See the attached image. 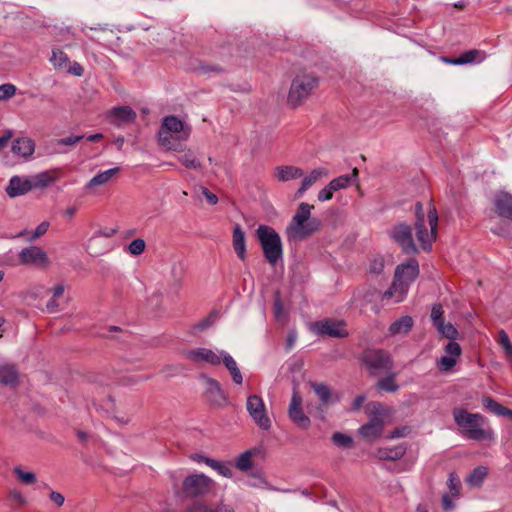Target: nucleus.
<instances>
[{
    "label": "nucleus",
    "mask_w": 512,
    "mask_h": 512,
    "mask_svg": "<svg viewBox=\"0 0 512 512\" xmlns=\"http://www.w3.org/2000/svg\"><path fill=\"white\" fill-rule=\"evenodd\" d=\"M419 275V264L414 258L409 259L406 263L398 265L395 270L394 277L397 280L405 282L408 286Z\"/></svg>",
    "instance_id": "nucleus-16"
},
{
    "label": "nucleus",
    "mask_w": 512,
    "mask_h": 512,
    "mask_svg": "<svg viewBox=\"0 0 512 512\" xmlns=\"http://www.w3.org/2000/svg\"><path fill=\"white\" fill-rule=\"evenodd\" d=\"M215 488V482L204 475L190 474L184 478L182 493L187 498H201L210 494Z\"/></svg>",
    "instance_id": "nucleus-7"
},
{
    "label": "nucleus",
    "mask_w": 512,
    "mask_h": 512,
    "mask_svg": "<svg viewBox=\"0 0 512 512\" xmlns=\"http://www.w3.org/2000/svg\"><path fill=\"white\" fill-rule=\"evenodd\" d=\"M384 263L383 260H373L370 264V272L380 274L383 271Z\"/></svg>",
    "instance_id": "nucleus-61"
},
{
    "label": "nucleus",
    "mask_w": 512,
    "mask_h": 512,
    "mask_svg": "<svg viewBox=\"0 0 512 512\" xmlns=\"http://www.w3.org/2000/svg\"><path fill=\"white\" fill-rule=\"evenodd\" d=\"M446 355L454 357L455 359L461 355V347L454 340H450L445 346Z\"/></svg>",
    "instance_id": "nucleus-51"
},
{
    "label": "nucleus",
    "mask_w": 512,
    "mask_h": 512,
    "mask_svg": "<svg viewBox=\"0 0 512 512\" xmlns=\"http://www.w3.org/2000/svg\"><path fill=\"white\" fill-rule=\"evenodd\" d=\"M483 424L484 423L482 422V425ZM494 438H495V434H494L493 430L491 428H489V427L488 428H484L482 426V444L484 442H492L494 440Z\"/></svg>",
    "instance_id": "nucleus-58"
},
{
    "label": "nucleus",
    "mask_w": 512,
    "mask_h": 512,
    "mask_svg": "<svg viewBox=\"0 0 512 512\" xmlns=\"http://www.w3.org/2000/svg\"><path fill=\"white\" fill-rule=\"evenodd\" d=\"M414 212L416 238L424 251H430L432 249V243L436 240L437 236L438 212L434 206H431L428 210L427 221L430 226V232H428L426 227L425 214L421 202H416Z\"/></svg>",
    "instance_id": "nucleus-3"
},
{
    "label": "nucleus",
    "mask_w": 512,
    "mask_h": 512,
    "mask_svg": "<svg viewBox=\"0 0 512 512\" xmlns=\"http://www.w3.org/2000/svg\"><path fill=\"white\" fill-rule=\"evenodd\" d=\"M467 483L472 486L480 485V466H477L473 469L470 476L467 478Z\"/></svg>",
    "instance_id": "nucleus-55"
},
{
    "label": "nucleus",
    "mask_w": 512,
    "mask_h": 512,
    "mask_svg": "<svg viewBox=\"0 0 512 512\" xmlns=\"http://www.w3.org/2000/svg\"><path fill=\"white\" fill-rule=\"evenodd\" d=\"M407 290L408 289H407V285L405 284V282L397 280L394 277V280H393L390 288L383 293L382 299L388 300V299L393 298L395 295H397L396 301L399 302V301H401L402 296L407 292Z\"/></svg>",
    "instance_id": "nucleus-33"
},
{
    "label": "nucleus",
    "mask_w": 512,
    "mask_h": 512,
    "mask_svg": "<svg viewBox=\"0 0 512 512\" xmlns=\"http://www.w3.org/2000/svg\"><path fill=\"white\" fill-rule=\"evenodd\" d=\"M253 454L254 450H246L245 452L241 453L235 460L236 468L242 472H246L253 468Z\"/></svg>",
    "instance_id": "nucleus-37"
},
{
    "label": "nucleus",
    "mask_w": 512,
    "mask_h": 512,
    "mask_svg": "<svg viewBox=\"0 0 512 512\" xmlns=\"http://www.w3.org/2000/svg\"><path fill=\"white\" fill-rule=\"evenodd\" d=\"M246 407L249 415L259 428L263 430L271 428V420L267 415L265 404L260 396L250 395L247 398Z\"/></svg>",
    "instance_id": "nucleus-10"
},
{
    "label": "nucleus",
    "mask_w": 512,
    "mask_h": 512,
    "mask_svg": "<svg viewBox=\"0 0 512 512\" xmlns=\"http://www.w3.org/2000/svg\"><path fill=\"white\" fill-rule=\"evenodd\" d=\"M208 512H234V510L228 505L220 504L216 508L208 506Z\"/></svg>",
    "instance_id": "nucleus-64"
},
{
    "label": "nucleus",
    "mask_w": 512,
    "mask_h": 512,
    "mask_svg": "<svg viewBox=\"0 0 512 512\" xmlns=\"http://www.w3.org/2000/svg\"><path fill=\"white\" fill-rule=\"evenodd\" d=\"M232 244L237 256L244 261L246 257V240L245 233L239 224L233 228Z\"/></svg>",
    "instance_id": "nucleus-23"
},
{
    "label": "nucleus",
    "mask_w": 512,
    "mask_h": 512,
    "mask_svg": "<svg viewBox=\"0 0 512 512\" xmlns=\"http://www.w3.org/2000/svg\"><path fill=\"white\" fill-rule=\"evenodd\" d=\"M218 317H219L218 312L212 311L206 318H204L203 320H201L199 322L197 327L201 330H204V329L208 328L209 326H211L217 320Z\"/></svg>",
    "instance_id": "nucleus-52"
},
{
    "label": "nucleus",
    "mask_w": 512,
    "mask_h": 512,
    "mask_svg": "<svg viewBox=\"0 0 512 512\" xmlns=\"http://www.w3.org/2000/svg\"><path fill=\"white\" fill-rule=\"evenodd\" d=\"M84 135H70L57 140L58 145L72 146L84 139Z\"/></svg>",
    "instance_id": "nucleus-53"
},
{
    "label": "nucleus",
    "mask_w": 512,
    "mask_h": 512,
    "mask_svg": "<svg viewBox=\"0 0 512 512\" xmlns=\"http://www.w3.org/2000/svg\"><path fill=\"white\" fill-rule=\"evenodd\" d=\"M347 324L343 320L327 318L314 323L315 332L321 336L331 338H346L349 332L346 328Z\"/></svg>",
    "instance_id": "nucleus-12"
},
{
    "label": "nucleus",
    "mask_w": 512,
    "mask_h": 512,
    "mask_svg": "<svg viewBox=\"0 0 512 512\" xmlns=\"http://www.w3.org/2000/svg\"><path fill=\"white\" fill-rule=\"evenodd\" d=\"M16 87L13 84L7 83L0 85V100H7L16 94Z\"/></svg>",
    "instance_id": "nucleus-49"
},
{
    "label": "nucleus",
    "mask_w": 512,
    "mask_h": 512,
    "mask_svg": "<svg viewBox=\"0 0 512 512\" xmlns=\"http://www.w3.org/2000/svg\"><path fill=\"white\" fill-rule=\"evenodd\" d=\"M406 453V448L402 445L393 448H379L375 456L380 460L395 461L402 458Z\"/></svg>",
    "instance_id": "nucleus-27"
},
{
    "label": "nucleus",
    "mask_w": 512,
    "mask_h": 512,
    "mask_svg": "<svg viewBox=\"0 0 512 512\" xmlns=\"http://www.w3.org/2000/svg\"><path fill=\"white\" fill-rule=\"evenodd\" d=\"M31 190H33V188L30 177L22 178L20 176H13L6 187V193L11 198L25 195Z\"/></svg>",
    "instance_id": "nucleus-18"
},
{
    "label": "nucleus",
    "mask_w": 512,
    "mask_h": 512,
    "mask_svg": "<svg viewBox=\"0 0 512 512\" xmlns=\"http://www.w3.org/2000/svg\"><path fill=\"white\" fill-rule=\"evenodd\" d=\"M51 61L58 69H65L69 65V58L62 50H53Z\"/></svg>",
    "instance_id": "nucleus-41"
},
{
    "label": "nucleus",
    "mask_w": 512,
    "mask_h": 512,
    "mask_svg": "<svg viewBox=\"0 0 512 512\" xmlns=\"http://www.w3.org/2000/svg\"><path fill=\"white\" fill-rule=\"evenodd\" d=\"M203 378L206 384L205 397L209 404L218 407L226 405L228 398L219 381L208 376H203Z\"/></svg>",
    "instance_id": "nucleus-13"
},
{
    "label": "nucleus",
    "mask_w": 512,
    "mask_h": 512,
    "mask_svg": "<svg viewBox=\"0 0 512 512\" xmlns=\"http://www.w3.org/2000/svg\"><path fill=\"white\" fill-rule=\"evenodd\" d=\"M60 178L59 169H51L40 172L30 177L33 189H44L55 183Z\"/></svg>",
    "instance_id": "nucleus-21"
},
{
    "label": "nucleus",
    "mask_w": 512,
    "mask_h": 512,
    "mask_svg": "<svg viewBox=\"0 0 512 512\" xmlns=\"http://www.w3.org/2000/svg\"><path fill=\"white\" fill-rule=\"evenodd\" d=\"M145 247H146L145 241L141 238H137V239H134L128 245V251L130 254L138 256L144 252Z\"/></svg>",
    "instance_id": "nucleus-45"
},
{
    "label": "nucleus",
    "mask_w": 512,
    "mask_h": 512,
    "mask_svg": "<svg viewBox=\"0 0 512 512\" xmlns=\"http://www.w3.org/2000/svg\"><path fill=\"white\" fill-rule=\"evenodd\" d=\"M289 418L301 429H307L311 421L302 410V397L294 390L288 410Z\"/></svg>",
    "instance_id": "nucleus-15"
},
{
    "label": "nucleus",
    "mask_w": 512,
    "mask_h": 512,
    "mask_svg": "<svg viewBox=\"0 0 512 512\" xmlns=\"http://www.w3.org/2000/svg\"><path fill=\"white\" fill-rule=\"evenodd\" d=\"M186 512H208V506L204 503H194L191 505Z\"/></svg>",
    "instance_id": "nucleus-62"
},
{
    "label": "nucleus",
    "mask_w": 512,
    "mask_h": 512,
    "mask_svg": "<svg viewBox=\"0 0 512 512\" xmlns=\"http://www.w3.org/2000/svg\"><path fill=\"white\" fill-rule=\"evenodd\" d=\"M136 112L129 106L114 107L108 114L111 124L121 126L132 123L136 119Z\"/></svg>",
    "instance_id": "nucleus-17"
},
{
    "label": "nucleus",
    "mask_w": 512,
    "mask_h": 512,
    "mask_svg": "<svg viewBox=\"0 0 512 512\" xmlns=\"http://www.w3.org/2000/svg\"><path fill=\"white\" fill-rule=\"evenodd\" d=\"M328 169L324 167H319L311 171V173L304 177L302 180L301 186L296 192V196L300 197L303 193L311 187L314 183H316L319 179L328 176Z\"/></svg>",
    "instance_id": "nucleus-24"
},
{
    "label": "nucleus",
    "mask_w": 512,
    "mask_h": 512,
    "mask_svg": "<svg viewBox=\"0 0 512 512\" xmlns=\"http://www.w3.org/2000/svg\"><path fill=\"white\" fill-rule=\"evenodd\" d=\"M495 341L501 347L506 362L512 366V342L508 334L504 330H500Z\"/></svg>",
    "instance_id": "nucleus-28"
},
{
    "label": "nucleus",
    "mask_w": 512,
    "mask_h": 512,
    "mask_svg": "<svg viewBox=\"0 0 512 512\" xmlns=\"http://www.w3.org/2000/svg\"><path fill=\"white\" fill-rule=\"evenodd\" d=\"M221 356H222L221 361L223 362L225 367L230 372L232 380L238 385L242 384L243 377H242L240 369L237 366L236 361L232 358L231 355H229L225 351H221Z\"/></svg>",
    "instance_id": "nucleus-29"
},
{
    "label": "nucleus",
    "mask_w": 512,
    "mask_h": 512,
    "mask_svg": "<svg viewBox=\"0 0 512 512\" xmlns=\"http://www.w3.org/2000/svg\"><path fill=\"white\" fill-rule=\"evenodd\" d=\"M310 387L318 396L322 404L327 405L331 401V389L324 383L309 382Z\"/></svg>",
    "instance_id": "nucleus-36"
},
{
    "label": "nucleus",
    "mask_w": 512,
    "mask_h": 512,
    "mask_svg": "<svg viewBox=\"0 0 512 512\" xmlns=\"http://www.w3.org/2000/svg\"><path fill=\"white\" fill-rule=\"evenodd\" d=\"M178 160L189 169H201L202 167L200 161L194 156L193 152L190 150L181 155L178 158Z\"/></svg>",
    "instance_id": "nucleus-40"
},
{
    "label": "nucleus",
    "mask_w": 512,
    "mask_h": 512,
    "mask_svg": "<svg viewBox=\"0 0 512 512\" xmlns=\"http://www.w3.org/2000/svg\"><path fill=\"white\" fill-rule=\"evenodd\" d=\"M319 85L318 77L312 72L298 73L291 82L287 105L295 109L303 105Z\"/></svg>",
    "instance_id": "nucleus-4"
},
{
    "label": "nucleus",
    "mask_w": 512,
    "mask_h": 512,
    "mask_svg": "<svg viewBox=\"0 0 512 512\" xmlns=\"http://www.w3.org/2000/svg\"><path fill=\"white\" fill-rule=\"evenodd\" d=\"M412 317L405 315L394 321L390 327L389 332L391 335L408 334L413 327Z\"/></svg>",
    "instance_id": "nucleus-30"
},
{
    "label": "nucleus",
    "mask_w": 512,
    "mask_h": 512,
    "mask_svg": "<svg viewBox=\"0 0 512 512\" xmlns=\"http://www.w3.org/2000/svg\"><path fill=\"white\" fill-rule=\"evenodd\" d=\"M448 487L452 496H457L459 494L461 482L454 472L449 474Z\"/></svg>",
    "instance_id": "nucleus-48"
},
{
    "label": "nucleus",
    "mask_w": 512,
    "mask_h": 512,
    "mask_svg": "<svg viewBox=\"0 0 512 512\" xmlns=\"http://www.w3.org/2000/svg\"><path fill=\"white\" fill-rule=\"evenodd\" d=\"M482 405L491 412L492 414L500 417H512V411L504 406H502L497 401L492 398H482Z\"/></svg>",
    "instance_id": "nucleus-32"
},
{
    "label": "nucleus",
    "mask_w": 512,
    "mask_h": 512,
    "mask_svg": "<svg viewBox=\"0 0 512 512\" xmlns=\"http://www.w3.org/2000/svg\"><path fill=\"white\" fill-rule=\"evenodd\" d=\"M120 171L119 167H114L95 175L86 185L87 188L101 186L108 183Z\"/></svg>",
    "instance_id": "nucleus-31"
},
{
    "label": "nucleus",
    "mask_w": 512,
    "mask_h": 512,
    "mask_svg": "<svg viewBox=\"0 0 512 512\" xmlns=\"http://www.w3.org/2000/svg\"><path fill=\"white\" fill-rule=\"evenodd\" d=\"M14 133L12 130L7 129L4 131L3 135L0 137V151L7 146L8 142L12 139Z\"/></svg>",
    "instance_id": "nucleus-59"
},
{
    "label": "nucleus",
    "mask_w": 512,
    "mask_h": 512,
    "mask_svg": "<svg viewBox=\"0 0 512 512\" xmlns=\"http://www.w3.org/2000/svg\"><path fill=\"white\" fill-rule=\"evenodd\" d=\"M48 228H49V222L44 221V222L40 223L36 227V229L30 239L35 240V239L41 237L42 235H44L47 232Z\"/></svg>",
    "instance_id": "nucleus-56"
},
{
    "label": "nucleus",
    "mask_w": 512,
    "mask_h": 512,
    "mask_svg": "<svg viewBox=\"0 0 512 512\" xmlns=\"http://www.w3.org/2000/svg\"><path fill=\"white\" fill-rule=\"evenodd\" d=\"M497 213L507 219L512 220V196L507 193H500L495 199Z\"/></svg>",
    "instance_id": "nucleus-25"
},
{
    "label": "nucleus",
    "mask_w": 512,
    "mask_h": 512,
    "mask_svg": "<svg viewBox=\"0 0 512 512\" xmlns=\"http://www.w3.org/2000/svg\"><path fill=\"white\" fill-rule=\"evenodd\" d=\"M454 419L468 438L480 440L479 414H472L465 409H458L454 411Z\"/></svg>",
    "instance_id": "nucleus-9"
},
{
    "label": "nucleus",
    "mask_w": 512,
    "mask_h": 512,
    "mask_svg": "<svg viewBox=\"0 0 512 512\" xmlns=\"http://www.w3.org/2000/svg\"><path fill=\"white\" fill-rule=\"evenodd\" d=\"M198 70L200 71V73H202L204 75H208L211 73L219 74V73L224 72L223 67H221L219 65H215V64L210 65V64H205V63H200Z\"/></svg>",
    "instance_id": "nucleus-50"
},
{
    "label": "nucleus",
    "mask_w": 512,
    "mask_h": 512,
    "mask_svg": "<svg viewBox=\"0 0 512 512\" xmlns=\"http://www.w3.org/2000/svg\"><path fill=\"white\" fill-rule=\"evenodd\" d=\"M274 175L279 181L286 182L302 177L304 175V171L295 166H278L275 168Z\"/></svg>",
    "instance_id": "nucleus-26"
},
{
    "label": "nucleus",
    "mask_w": 512,
    "mask_h": 512,
    "mask_svg": "<svg viewBox=\"0 0 512 512\" xmlns=\"http://www.w3.org/2000/svg\"><path fill=\"white\" fill-rule=\"evenodd\" d=\"M13 472L26 485H32L36 482V475L33 472L23 471L20 467H15Z\"/></svg>",
    "instance_id": "nucleus-43"
},
{
    "label": "nucleus",
    "mask_w": 512,
    "mask_h": 512,
    "mask_svg": "<svg viewBox=\"0 0 512 512\" xmlns=\"http://www.w3.org/2000/svg\"><path fill=\"white\" fill-rule=\"evenodd\" d=\"M444 310L441 304H435L431 310V320L433 325L436 327L439 323L444 321Z\"/></svg>",
    "instance_id": "nucleus-47"
},
{
    "label": "nucleus",
    "mask_w": 512,
    "mask_h": 512,
    "mask_svg": "<svg viewBox=\"0 0 512 512\" xmlns=\"http://www.w3.org/2000/svg\"><path fill=\"white\" fill-rule=\"evenodd\" d=\"M387 375L381 379H379L376 383V388L380 391L391 392L394 393L398 391L399 385L396 382V373L394 372H386Z\"/></svg>",
    "instance_id": "nucleus-34"
},
{
    "label": "nucleus",
    "mask_w": 512,
    "mask_h": 512,
    "mask_svg": "<svg viewBox=\"0 0 512 512\" xmlns=\"http://www.w3.org/2000/svg\"><path fill=\"white\" fill-rule=\"evenodd\" d=\"M191 128L176 116L170 115L163 119L158 132L160 145L168 150L183 151L184 142L189 138Z\"/></svg>",
    "instance_id": "nucleus-1"
},
{
    "label": "nucleus",
    "mask_w": 512,
    "mask_h": 512,
    "mask_svg": "<svg viewBox=\"0 0 512 512\" xmlns=\"http://www.w3.org/2000/svg\"><path fill=\"white\" fill-rule=\"evenodd\" d=\"M35 141L30 137H18L13 140L11 151L26 160L30 159L35 152Z\"/></svg>",
    "instance_id": "nucleus-19"
},
{
    "label": "nucleus",
    "mask_w": 512,
    "mask_h": 512,
    "mask_svg": "<svg viewBox=\"0 0 512 512\" xmlns=\"http://www.w3.org/2000/svg\"><path fill=\"white\" fill-rule=\"evenodd\" d=\"M184 357L194 364L207 363L211 365H219L222 360L221 354L218 355L208 348H195L187 350L183 353Z\"/></svg>",
    "instance_id": "nucleus-14"
},
{
    "label": "nucleus",
    "mask_w": 512,
    "mask_h": 512,
    "mask_svg": "<svg viewBox=\"0 0 512 512\" xmlns=\"http://www.w3.org/2000/svg\"><path fill=\"white\" fill-rule=\"evenodd\" d=\"M358 169L357 168H354L352 170V173L351 174H346V175H341L335 179H333L330 183H329V188L330 189H333L334 192L340 190V189H344L346 187L349 186V184L352 182L353 179L357 178L358 176Z\"/></svg>",
    "instance_id": "nucleus-35"
},
{
    "label": "nucleus",
    "mask_w": 512,
    "mask_h": 512,
    "mask_svg": "<svg viewBox=\"0 0 512 512\" xmlns=\"http://www.w3.org/2000/svg\"><path fill=\"white\" fill-rule=\"evenodd\" d=\"M456 364L454 357L444 355L437 361V367L442 372L450 371Z\"/></svg>",
    "instance_id": "nucleus-44"
},
{
    "label": "nucleus",
    "mask_w": 512,
    "mask_h": 512,
    "mask_svg": "<svg viewBox=\"0 0 512 512\" xmlns=\"http://www.w3.org/2000/svg\"><path fill=\"white\" fill-rule=\"evenodd\" d=\"M199 191L206 198L210 205H216L218 203V197L216 194L209 191L206 187L200 186Z\"/></svg>",
    "instance_id": "nucleus-54"
},
{
    "label": "nucleus",
    "mask_w": 512,
    "mask_h": 512,
    "mask_svg": "<svg viewBox=\"0 0 512 512\" xmlns=\"http://www.w3.org/2000/svg\"><path fill=\"white\" fill-rule=\"evenodd\" d=\"M382 404L379 402H370L366 408L373 416L370 420L359 428V434L368 441H373L379 438L384 429V420L379 414L382 409Z\"/></svg>",
    "instance_id": "nucleus-8"
},
{
    "label": "nucleus",
    "mask_w": 512,
    "mask_h": 512,
    "mask_svg": "<svg viewBox=\"0 0 512 512\" xmlns=\"http://www.w3.org/2000/svg\"><path fill=\"white\" fill-rule=\"evenodd\" d=\"M360 361L370 376H377L381 373L389 372L394 366L390 353L384 349H365L361 353Z\"/></svg>",
    "instance_id": "nucleus-6"
},
{
    "label": "nucleus",
    "mask_w": 512,
    "mask_h": 512,
    "mask_svg": "<svg viewBox=\"0 0 512 512\" xmlns=\"http://www.w3.org/2000/svg\"><path fill=\"white\" fill-rule=\"evenodd\" d=\"M334 190L329 188V184L325 186L323 189H321L318 193V200L319 201H328L332 199Z\"/></svg>",
    "instance_id": "nucleus-57"
},
{
    "label": "nucleus",
    "mask_w": 512,
    "mask_h": 512,
    "mask_svg": "<svg viewBox=\"0 0 512 512\" xmlns=\"http://www.w3.org/2000/svg\"><path fill=\"white\" fill-rule=\"evenodd\" d=\"M68 72L75 76L80 77L83 75L84 69L79 63L74 62L73 65L69 66Z\"/></svg>",
    "instance_id": "nucleus-63"
},
{
    "label": "nucleus",
    "mask_w": 512,
    "mask_h": 512,
    "mask_svg": "<svg viewBox=\"0 0 512 512\" xmlns=\"http://www.w3.org/2000/svg\"><path fill=\"white\" fill-rule=\"evenodd\" d=\"M480 56V52L477 49H471L458 56L460 65L470 64L477 60Z\"/></svg>",
    "instance_id": "nucleus-46"
},
{
    "label": "nucleus",
    "mask_w": 512,
    "mask_h": 512,
    "mask_svg": "<svg viewBox=\"0 0 512 512\" xmlns=\"http://www.w3.org/2000/svg\"><path fill=\"white\" fill-rule=\"evenodd\" d=\"M313 208V205L305 202L298 206L296 214L286 229L289 240H303L320 230L321 221L317 218H311Z\"/></svg>",
    "instance_id": "nucleus-2"
},
{
    "label": "nucleus",
    "mask_w": 512,
    "mask_h": 512,
    "mask_svg": "<svg viewBox=\"0 0 512 512\" xmlns=\"http://www.w3.org/2000/svg\"><path fill=\"white\" fill-rule=\"evenodd\" d=\"M19 258L22 264H46L48 261L46 253L37 246H30L21 250Z\"/></svg>",
    "instance_id": "nucleus-20"
},
{
    "label": "nucleus",
    "mask_w": 512,
    "mask_h": 512,
    "mask_svg": "<svg viewBox=\"0 0 512 512\" xmlns=\"http://www.w3.org/2000/svg\"><path fill=\"white\" fill-rule=\"evenodd\" d=\"M437 331L449 340H455L458 336V330L451 324L444 321L436 326Z\"/></svg>",
    "instance_id": "nucleus-39"
},
{
    "label": "nucleus",
    "mask_w": 512,
    "mask_h": 512,
    "mask_svg": "<svg viewBox=\"0 0 512 512\" xmlns=\"http://www.w3.org/2000/svg\"><path fill=\"white\" fill-rule=\"evenodd\" d=\"M332 442L341 448H351L353 446V438L341 432H335L331 437Z\"/></svg>",
    "instance_id": "nucleus-42"
},
{
    "label": "nucleus",
    "mask_w": 512,
    "mask_h": 512,
    "mask_svg": "<svg viewBox=\"0 0 512 512\" xmlns=\"http://www.w3.org/2000/svg\"><path fill=\"white\" fill-rule=\"evenodd\" d=\"M0 383L9 387H16L18 385L19 373L15 365H0Z\"/></svg>",
    "instance_id": "nucleus-22"
},
{
    "label": "nucleus",
    "mask_w": 512,
    "mask_h": 512,
    "mask_svg": "<svg viewBox=\"0 0 512 512\" xmlns=\"http://www.w3.org/2000/svg\"><path fill=\"white\" fill-rule=\"evenodd\" d=\"M205 464L226 478H231L233 476L231 468L220 461L214 459H206Z\"/></svg>",
    "instance_id": "nucleus-38"
},
{
    "label": "nucleus",
    "mask_w": 512,
    "mask_h": 512,
    "mask_svg": "<svg viewBox=\"0 0 512 512\" xmlns=\"http://www.w3.org/2000/svg\"><path fill=\"white\" fill-rule=\"evenodd\" d=\"M49 498L52 502H54L58 507H61L64 504L65 498L64 496L56 491H52L49 495Z\"/></svg>",
    "instance_id": "nucleus-60"
},
{
    "label": "nucleus",
    "mask_w": 512,
    "mask_h": 512,
    "mask_svg": "<svg viewBox=\"0 0 512 512\" xmlns=\"http://www.w3.org/2000/svg\"><path fill=\"white\" fill-rule=\"evenodd\" d=\"M256 236L267 262L272 266L276 265L283 256L282 241L278 232L270 226L259 225Z\"/></svg>",
    "instance_id": "nucleus-5"
},
{
    "label": "nucleus",
    "mask_w": 512,
    "mask_h": 512,
    "mask_svg": "<svg viewBox=\"0 0 512 512\" xmlns=\"http://www.w3.org/2000/svg\"><path fill=\"white\" fill-rule=\"evenodd\" d=\"M390 236L402 248V251L408 255L418 253V249L412 237L411 226L406 223H399L395 225L391 231Z\"/></svg>",
    "instance_id": "nucleus-11"
}]
</instances>
